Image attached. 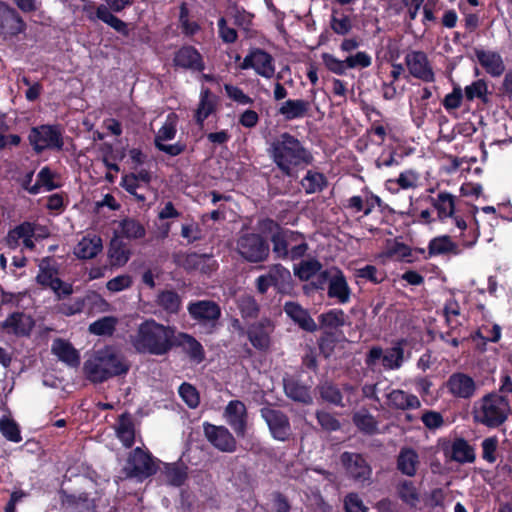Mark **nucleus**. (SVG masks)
Listing matches in <instances>:
<instances>
[{
	"label": "nucleus",
	"instance_id": "nucleus-1",
	"mask_svg": "<svg viewBox=\"0 0 512 512\" xmlns=\"http://www.w3.org/2000/svg\"><path fill=\"white\" fill-rule=\"evenodd\" d=\"M83 369L90 381L101 383L112 377L127 374L130 363L119 349L106 346L95 351L85 361Z\"/></svg>",
	"mask_w": 512,
	"mask_h": 512
},
{
	"label": "nucleus",
	"instance_id": "nucleus-2",
	"mask_svg": "<svg viewBox=\"0 0 512 512\" xmlns=\"http://www.w3.org/2000/svg\"><path fill=\"white\" fill-rule=\"evenodd\" d=\"M175 330L155 320L141 323L135 334L131 335V344L139 353L163 355L173 346Z\"/></svg>",
	"mask_w": 512,
	"mask_h": 512
},
{
	"label": "nucleus",
	"instance_id": "nucleus-3",
	"mask_svg": "<svg viewBox=\"0 0 512 512\" xmlns=\"http://www.w3.org/2000/svg\"><path fill=\"white\" fill-rule=\"evenodd\" d=\"M271 156L286 175H290L294 167L309 161V154L298 139L288 133L281 134L271 144Z\"/></svg>",
	"mask_w": 512,
	"mask_h": 512
},
{
	"label": "nucleus",
	"instance_id": "nucleus-4",
	"mask_svg": "<svg viewBox=\"0 0 512 512\" xmlns=\"http://www.w3.org/2000/svg\"><path fill=\"white\" fill-rule=\"evenodd\" d=\"M510 404L506 396L489 393L479 401V408L474 411L475 422L489 428L501 426L508 418Z\"/></svg>",
	"mask_w": 512,
	"mask_h": 512
},
{
	"label": "nucleus",
	"instance_id": "nucleus-5",
	"mask_svg": "<svg viewBox=\"0 0 512 512\" xmlns=\"http://www.w3.org/2000/svg\"><path fill=\"white\" fill-rule=\"evenodd\" d=\"M273 252L280 258H289L296 260L302 257L306 250L307 244L302 236L290 230H281L273 235Z\"/></svg>",
	"mask_w": 512,
	"mask_h": 512
},
{
	"label": "nucleus",
	"instance_id": "nucleus-6",
	"mask_svg": "<svg viewBox=\"0 0 512 512\" xmlns=\"http://www.w3.org/2000/svg\"><path fill=\"white\" fill-rule=\"evenodd\" d=\"M49 234L50 230L45 225L24 222L9 231L6 243L10 248H16L22 242L25 248L32 250L34 248V240L47 238Z\"/></svg>",
	"mask_w": 512,
	"mask_h": 512
},
{
	"label": "nucleus",
	"instance_id": "nucleus-7",
	"mask_svg": "<svg viewBox=\"0 0 512 512\" xmlns=\"http://www.w3.org/2000/svg\"><path fill=\"white\" fill-rule=\"evenodd\" d=\"M236 249L244 260L251 263L265 261L270 251L268 243L256 233L241 234L237 239Z\"/></svg>",
	"mask_w": 512,
	"mask_h": 512
},
{
	"label": "nucleus",
	"instance_id": "nucleus-8",
	"mask_svg": "<svg viewBox=\"0 0 512 512\" xmlns=\"http://www.w3.org/2000/svg\"><path fill=\"white\" fill-rule=\"evenodd\" d=\"M103 3L95 9V18L110 26L118 33L127 36L129 34L128 25L114 13H120L130 7L133 0H102Z\"/></svg>",
	"mask_w": 512,
	"mask_h": 512
},
{
	"label": "nucleus",
	"instance_id": "nucleus-9",
	"mask_svg": "<svg viewBox=\"0 0 512 512\" xmlns=\"http://www.w3.org/2000/svg\"><path fill=\"white\" fill-rule=\"evenodd\" d=\"M28 139L37 153L46 149L60 150L63 147L62 130L57 125L33 127L29 133Z\"/></svg>",
	"mask_w": 512,
	"mask_h": 512
},
{
	"label": "nucleus",
	"instance_id": "nucleus-10",
	"mask_svg": "<svg viewBox=\"0 0 512 512\" xmlns=\"http://www.w3.org/2000/svg\"><path fill=\"white\" fill-rule=\"evenodd\" d=\"M322 283L326 285L327 296L338 304H346L350 300L351 290L343 273L333 267L322 271Z\"/></svg>",
	"mask_w": 512,
	"mask_h": 512
},
{
	"label": "nucleus",
	"instance_id": "nucleus-11",
	"mask_svg": "<svg viewBox=\"0 0 512 512\" xmlns=\"http://www.w3.org/2000/svg\"><path fill=\"white\" fill-rule=\"evenodd\" d=\"M37 282L49 287L58 297L68 296L72 293V286L59 278L55 263L51 259H43L39 264Z\"/></svg>",
	"mask_w": 512,
	"mask_h": 512
},
{
	"label": "nucleus",
	"instance_id": "nucleus-12",
	"mask_svg": "<svg viewBox=\"0 0 512 512\" xmlns=\"http://www.w3.org/2000/svg\"><path fill=\"white\" fill-rule=\"evenodd\" d=\"M260 415L275 440L286 441L290 438L292 429L285 413L271 406H265L261 408Z\"/></svg>",
	"mask_w": 512,
	"mask_h": 512
},
{
	"label": "nucleus",
	"instance_id": "nucleus-13",
	"mask_svg": "<svg viewBox=\"0 0 512 512\" xmlns=\"http://www.w3.org/2000/svg\"><path fill=\"white\" fill-rule=\"evenodd\" d=\"M178 116L174 112L167 115L165 122L160 127L155 136V146L165 152L168 155L176 156L179 155L183 147L178 144H165L166 141H170L175 138L177 132Z\"/></svg>",
	"mask_w": 512,
	"mask_h": 512
},
{
	"label": "nucleus",
	"instance_id": "nucleus-14",
	"mask_svg": "<svg viewBox=\"0 0 512 512\" xmlns=\"http://www.w3.org/2000/svg\"><path fill=\"white\" fill-rule=\"evenodd\" d=\"M241 69H253L261 77L270 79L275 74L273 57L261 49H253L240 64Z\"/></svg>",
	"mask_w": 512,
	"mask_h": 512
},
{
	"label": "nucleus",
	"instance_id": "nucleus-15",
	"mask_svg": "<svg viewBox=\"0 0 512 512\" xmlns=\"http://www.w3.org/2000/svg\"><path fill=\"white\" fill-rule=\"evenodd\" d=\"M341 462L348 475L356 482H369L372 469L362 455L357 453L344 452L341 455Z\"/></svg>",
	"mask_w": 512,
	"mask_h": 512
},
{
	"label": "nucleus",
	"instance_id": "nucleus-16",
	"mask_svg": "<svg viewBox=\"0 0 512 512\" xmlns=\"http://www.w3.org/2000/svg\"><path fill=\"white\" fill-rule=\"evenodd\" d=\"M25 23L19 14L11 7L0 2V35L4 38H11L25 30Z\"/></svg>",
	"mask_w": 512,
	"mask_h": 512
},
{
	"label": "nucleus",
	"instance_id": "nucleus-17",
	"mask_svg": "<svg viewBox=\"0 0 512 512\" xmlns=\"http://www.w3.org/2000/svg\"><path fill=\"white\" fill-rule=\"evenodd\" d=\"M446 387L451 395L461 399L472 398L477 390L474 379L461 372L450 375L446 382Z\"/></svg>",
	"mask_w": 512,
	"mask_h": 512
},
{
	"label": "nucleus",
	"instance_id": "nucleus-18",
	"mask_svg": "<svg viewBox=\"0 0 512 512\" xmlns=\"http://www.w3.org/2000/svg\"><path fill=\"white\" fill-rule=\"evenodd\" d=\"M126 470L129 476L148 477L155 472L156 467L148 453L136 448L128 459Z\"/></svg>",
	"mask_w": 512,
	"mask_h": 512
},
{
	"label": "nucleus",
	"instance_id": "nucleus-19",
	"mask_svg": "<svg viewBox=\"0 0 512 512\" xmlns=\"http://www.w3.org/2000/svg\"><path fill=\"white\" fill-rule=\"evenodd\" d=\"M188 311L192 318L210 326H214L221 315L220 307L215 302L208 300L190 303Z\"/></svg>",
	"mask_w": 512,
	"mask_h": 512
},
{
	"label": "nucleus",
	"instance_id": "nucleus-20",
	"mask_svg": "<svg viewBox=\"0 0 512 512\" xmlns=\"http://www.w3.org/2000/svg\"><path fill=\"white\" fill-rule=\"evenodd\" d=\"M224 417L238 436L243 437L245 435L247 410L243 402L239 400L230 401L225 408Z\"/></svg>",
	"mask_w": 512,
	"mask_h": 512
},
{
	"label": "nucleus",
	"instance_id": "nucleus-21",
	"mask_svg": "<svg viewBox=\"0 0 512 512\" xmlns=\"http://www.w3.org/2000/svg\"><path fill=\"white\" fill-rule=\"evenodd\" d=\"M406 65L412 76L426 82L434 81V73L425 53L417 51L406 55Z\"/></svg>",
	"mask_w": 512,
	"mask_h": 512
},
{
	"label": "nucleus",
	"instance_id": "nucleus-22",
	"mask_svg": "<svg viewBox=\"0 0 512 512\" xmlns=\"http://www.w3.org/2000/svg\"><path fill=\"white\" fill-rule=\"evenodd\" d=\"M205 435L214 447L223 452H233L236 449L235 438L223 426L207 425Z\"/></svg>",
	"mask_w": 512,
	"mask_h": 512
},
{
	"label": "nucleus",
	"instance_id": "nucleus-23",
	"mask_svg": "<svg viewBox=\"0 0 512 512\" xmlns=\"http://www.w3.org/2000/svg\"><path fill=\"white\" fill-rule=\"evenodd\" d=\"M0 327L6 333L15 336H28L34 327V320L24 313L15 312L0 323Z\"/></svg>",
	"mask_w": 512,
	"mask_h": 512
},
{
	"label": "nucleus",
	"instance_id": "nucleus-24",
	"mask_svg": "<svg viewBox=\"0 0 512 512\" xmlns=\"http://www.w3.org/2000/svg\"><path fill=\"white\" fill-rule=\"evenodd\" d=\"M420 465V456L415 449L408 446H404L400 449L396 457V468L401 474L410 478L414 477Z\"/></svg>",
	"mask_w": 512,
	"mask_h": 512
},
{
	"label": "nucleus",
	"instance_id": "nucleus-25",
	"mask_svg": "<svg viewBox=\"0 0 512 512\" xmlns=\"http://www.w3.org/2000/svg\"><path fill=\"white\" fill-rule=\"evenodd\" d=\"M102 249L101 237L96 234H87L77 242L73 253L78 259L87 260L95 258Z\"/></svg>",
	"mask_w": 512,
	"mask_h": 512
},
{
	"label": "nucleus",
	"instance_id": "nucleus-26",
	"mask_svg": "<svg viewBox=\"0 0 512 512\" xmlns=\"http://www.w3.org/2000/svg\"><path fill=\"white\" fill-rule=\"evenodd\" d=\"M273 329L274 326L268 319H263L253 324L248 331L251 344L259 350L267 349L270 345V334Z\"/></svg>",
	"mask_w": 512,
	"mask_h": 512
},
{
	"label": "nucleus",
	"instance_id": "nucleus-27",
	"mask_svg": "<svg viewBox=\"0 0 512 512\" xmlns=\"http://www.w3.org/2000/svg\"><path fill=\"white\" fill-rule=\"evenodd\" d=\"M174 65L184 69L201 71L204 63L200 53L192 46H184L179 49L173 59Z\"/></svg>",
	"mask_w": 512,
	"mask_h": 512
},
{
	"label": "nucleus",
	"instance_id": "nucleus-28",
	"mask_svg": "<svg viewBox=\"0 0 512 512\" xmlns=\"http://www.w3.org/2000/svg\"><path fill=\"white\" fill-rule=\"evenodd\" d=\"M51 351L59 361L71 367H77L80 364V354L73 345L64 339H55L51 346Z\"/></svg>",
	"mask_w": 512,
	"mask_h": 512
},
{
	"label": "nucleus",
	"instance_id": "nucleus-29",
	"mask_svg": "<svg viewBox=\"0 0 512 512\" xmlns=\"http://www.w3.org/2000/svg\"><path fill=\"white\" fill-rule=\"evenodd\" d=\"M311 110V103L304 99H289L281 103L278 113L285 120L300 119L308 115Z\"/></svg>",
	"mask_w": 512,
	"mask_h": 512
},
{
	"label": "nucleus",
	"instance_id": "nucleus-30",
	"mask_svg": "<svg viewBox=\"0 0 512 512\" xmlns=\"http://www.w3.org/2000/svg\"><path fill=\"white\" fill-rule=\"evenodd\" d=\"M284 311L287 316L297 323L302 329L306 331H313L316 329V323L314 320L298 303L286 302L284 305Z\"/></svg>",
	"mask_w": 512,
	"mask_h": 512
},
{
	"label": "nucleus",
	"instance_id": "nucleus-31",
	"mask_svg": "<svg viewBox=\"0 0 512 512\" xmlns=\"http://www.w3.org/2000/svg\"><path fill=\"white\" fill-rule=\"evenodd\" d=\"M475 55L479 63L486 69L489 74L493 76H499L504 72V63L501 56L497 52L475 50Z\"/></svg>",
	"mask_w": 512,
	"mask_h": 512
},
{
	"label": "nucleus",
	"instance_id": "nucleus-32",
	"mask_svg": "<svg viewBox=\"0 0 512 512\" xmlns=\"http://www.w3.org/2000/svg\"><path fill=\"white\" fill-rule=\"evenodd\" d=\"M388 405L393 409L409 410L417 409L421 403L417 396L408 394L403 390H393L388 395Z\"/></svg>",
	"mask_w": 512,
	"mask_h": 512
},
{
	"label": "nucleus",
	"instance_id": "nucleus-33",
	"mask_svg": "<svg viewBox=\"0 0 512 512\" xmlns=\"http://www.w3.org/2000/svg\"><path fill=\"white\" fill-rule=\"evenodd\" d=\"M215 107V96L210 92L209 89H202L200 93V101L195 112L196 122L199 125H202L205 119H207L214 112Z\"/></svg>",
	"mask_w": 512,
	"mask_h": 512
},
{
	"label": "nucleus",
	"instance_id": "nucleus-34",
	"mask_svg": "<svg viewBox=\"0 0 512 512\" xmlns=\"http://www.w3.org/2000/svg\"><path fill=\"white\" fill-rule=\"evenodd\" d=\"M451 459L459 463H471L475 460L474 449L463 438H457L451 445Z\"/></svg>",
	"mask_w": 512,
	"mask_h": 512
},
{
	"label": "nucleus",
	"instance_id": "nucleus-35",
	"mask_svg": "<svg viewBox=\"0 0 512 512\" xmlns=\"http://www.w3.org/2000/svg\"><path fill=\"white\" fill-rule=\"evenodd\" d=\"M55 174L48 168H42L37 175V182L32 186H26L31 194H38L42 190L51 191L58 187V183L54 181Z\"/></svg>",
	"mask_w": 512,
	"mask_h": 512
},
{
	"label": "nucleus",
	"instance_id": "nucleus-36",
	"mask_svg": "<svg viewBox=\"0 0 512 512\" xmlns=\"http://www.w3.org/2000/svg\"><path fill=\"white\" fill-rule=\"evenodd\" d=\"M117 437L125 447H131L134 443L135 429L130 416L121 415L115 427Z\"/></svg>",
	"mask_w": 512,
	"mask_h": 512
},
{
	"label": "nucleus",
	"instance_id": "nucleus-37",
	"mask_svg": "<svg viewBox=\"0 0 512 512\" xmlns=\"http://www.w3.org/2000/svg\"><path fill=\"white\" fill-rule=\"evenodd\" d=\"M269 277L278 291L284 292L290 289L291 273L281 265H274L268 271Z\"/></svg>",
	"mask_w": 512,
	"mask_h": 512
},
{
	"label": "nucleus",
	"instance_id": "nucleus-38",
	"mask_svg": "<svg viewBox=\"0 0 512 512\" xmlns=\"http://www.w3.org/2000/svg\"><path fill=\"white\" fill-rule=\"evenodd\" d=\"M108 258L111 266L121 267L128 262L130 258V252L123 243L117 239H114L110 243Z\"/></svg>",
	"mask_w": 512,
	"mask_h": 512
},
{
	"label": "nucleus",
	"instance_id": "nucleus-39",
	"mask_svg": "<svg viewBox=\"0 0 512 512\" xmlns=\"http://www.w3.org/2000/svg\"><path fill=\"white\" fill-rule=\"evenodd\" d=\"M320 271V264L315 259L303 260L294 266V273L302 281H308L313 277H317Z\"/></svg>",
	"mask_w": 512,
	"mask_h": 512
},
{
	"label": "nucleus",
	"instance_id": "nucleus-40",
	"mask_svg": "<svg viewBox=\"0 0 512 512\" xmlns=\"http://www.w3.org/2000/svg\"><path fill=\"white\" fill-rule=\"evenodd\" d=\"M118 323V319L113 316L103 317L89 325V332L98 336L112 335L115 327Z\"/></svg>",
	"mask_w": 512,
	"mask_h": 512
},
{
	"label": "nucleus",
	"instance_id": "nucleus-41",
	"mask_svg": "<svg viewBox=\"0 0 512 512\" xmlns=\"http://www.w3.org/2000/svg\"><path fill=\"white\" fill-rule=\"evenodd\" d=\"M287 396L295 401L309 403L312 400L310 390L295 381H288L284 385Z\"/></svg>",
	"mask_w": 512,
	"mask_h": 512
},
{
	"label": "nucleus",
	"instance_id": "nucleus-42",
	"mask_svg": "<svg viewBox=\"0 0 512 512\" xmlns=\"http://www.w3.org/2000/svg\"><path fill=\"white\" fill-rule=\"evenodd\" d=\"M116 232L121 236L135 239L145 235L144 227L133 219H125L119 222Z\"/></svg>",
	"mask_w": 512,
	"mask_h": 512
},
{
	"label": "nucleus",
	"instance_id": "nucleus-43",
	"mask_svg": "<svg viewBox=\"0 0 512 512\" xmlns=\"http://www.w3.org/2000/svg\"><path fill=\"white\" fill-rule=\"evenodd\" d=\"M397 492L400 499L409 506H416L419 502V494L413 482L404 480L397 486Z\"/></svg>",
	"mask_w": 512,
	"mask_h": 512
},
{
	"label": "nucleus",
	"instance_id": "nucleus-44",
	"mask_svg": "<svg viewBox=\"0 0 512 512\" xmlns=\"http://www.w3.org/2000/svg\"><path fill=\"white\" fill-rule=\"evenodd\" d=\"M433 204L440 218L451 217L454 213V197L449 193L438 194Z\"/></svg>",
	"mask_w": 512,
	"mask_h": 512
},
{
	"label": "nucleus",
	"instance_id": "nucleus-45",
	"mask_svg": "<svg viewBox=\"0 0 512 512\" xmlns=\"http://www.w3.org/2000/svg\"><path fill=\"white\" fill-rule=\"evenodd\" d=\"M187 477L186 468L179 465H167L164 471L165 481L173 486H180Z\"/></svg>",
	"mask_w": 512,
	"mask_h": 512
},
{
	"label": "nucleus",
	"instance_id": "nucleus-46",
	"mask_svg": "<svg viewBox=\"0 0 512 512\" xmlns=\"http://www.w3.org/2000/svg\"><path fill=\"white\" fill-rule=\"evenodd\" d=\"M456 248L455 244L451 241L449 236H441L434 238L429 244V254L439 255L446 254L454 251Z\"/></svg>",
	"mask_w": 512,
	"mask_h": 512
},
{
	"label": "nucleus",
	"instance_id": "nucleus-47",
	"mask_svg": "<svg viewBox=\"0 0 512 512\" xmlns=\"http://www.w3.org/2000/svg\"><path fill=\"white\" fill-rule=\"evenodd\" d=\"M0 431L6 439L12 442L18 443L22 440L18 425L9 417L4 416L0 419Z\"/></svg>",
	"mask_w": 512,
	"mask_h": 512
},
{
	"label": "nucleus",
	"instance_id": "nucleus-48",
	"mask_svg": "<svg viewBox=\"0 0 512 512\" xmlns=\"http://www.w3.org/2000/svg\"><path fill=\"white\" fill-rule=\"evenodd\" d=\"M158 304L169 313H176L180 307L179 296L172 291H164L158 296Z\"/></svg>",
	"mask_w": 512,
	"mask_h": 512
},
{
	"label": "nucleus",
	"instance_id": "nucleus-49",
	"mask_svg": "<svg viewBox=\"0 0 512 512\" xmlns=\"http://www.w3.org/2000/svg\"><path fill=\"white\" fill-rule=\"evenodd\" d=\"M180 343L187 349L191 357L197 361H201L203 359V348L192 336L188 334H181Z\"/></svg>",
	"mask_w": 512,
	"mask_h": 512
},
{
	"label": "nucleus",
	"instance_id": "nucleus-50",
	"mask_svg": "<svg viewBox=\"0 0 512 512\" xmlns=\"http://www.w3.org/2000/svg\"><path fill=\"white\" fill-rule=\"evenodd\" d=\"M345 323V314L341 309H332L322 314V327L338 328Z\"/></svg>",
	"mask_w": 512,
	"mask_h": 512
},
{
	"label": "nucleus",
	"instance_id": "nucleus-51",
	"mask_svg": "<svg viewBox=\"0 0 512 512\" xmlns=\"http://www.w3.org/2000/svg\"><path fill=\"white\" fill-rule=\"evenodd\" d=\"M383 365L389 369H396L401 366L403 360V349L400 346L393 347L382 357Z\"/></svg>",
	"mask_w": 512,
	"mask_h": 512
},
{
	"label": "nucleus",
	"instance_id": "nucleus-52",
	"mask_svg": "<svg viewBox=\"0 0 512 512\" xmlns=\"http://www.w3.org/2000/svg\"><path fill=\"white\" fill-rule=\"evenodd\" d=\"M354 423L360 430L369 434L374 433L377 429V423L374 417L368 413L355 414Z\"/></svg>",
	"mask_w": 512,
	"mask_h": 512
},
{
	"label": "nucleus",
	"instance_id": "nucleus-53",
	"mask_svg": "<svg viewBox=\"0 0 512 512\" xmlns=\"http://www.w3.org/2000/svg\"><path fill=\"white\" fill-rule=\"evenodd\" d=\"M486 93L487 85L483 80H477L465 88V96L470 101L474 98H480L484 102H487Z\"/></svg>",
	"mask_w": 512,
	"mask_h": 512
},
{
	"label": "nucleus",
	"instance_id": "nucleus-54",
	"mask_svg": "<svg viewBox=\"0 0 512 512\" xmlns=\"http://www.w3.org/2000/svg\"><path fill=\"white\" fill-rule=\"evenodd\" d=\"M179 395L190 408H195L198 406L199 394L192 385L183 383L179 387Z\"/></svg>",
	"mask_w": 512,
	"mask_h": 512
},
{
	"label": "nucleus",
	"instance_id": "nucleus-55",
	"mask_svg": "<svg viewBox=\"0 0 512 512\" xmlns=\"http://www.w3.org/2000/svg\"><path fill=\"white\" fill-rule=\"evenodd\" d=\"M227 96L233 101L237 102L241 105L252 104L253 100L248 95H246L242 89L237 86H233L230 84H225L224 86Z\"/></svg>",
	"mask_w": 512,
	"mask_h": 512
},
{
	"label": "nucleus",
	"instance_id": "nucleus-56",
	"mask_svg": "<svg viewBox=\"0 0 512 512\" xmlns=\"http://www.w3.org/2000/svg\"><path fill=\"white\" fill-rule=\"evenodd\" d=\"M179 21L182 32L188 36L194 35L200 29V26L196 22L189 20L188 11L184 5L181 6Z\"/></svg>",
	"mask_w": 512,
	"mask_h": 512
},
{
	"label": "nucleus",
	"instance_id": "nucleus-57",
	"mask_svg": "<svg viewBox=\"0 0 512 512\" xmlns=\"http://www.w3.org/2000/svg\"><path fill=\"white\" fill-rule=\"evenodd\" d=\"M131 285V277L124 274L109 280L106 284V287L110 292L116 293L128 289Z\"/></svg>",
	"mask_w": 512,
	"mask_h": 512
},
{
	"label": "nucleus",
	"instance_id": "nucleus-58",
	"mask_svg": "<svg viewBox=\"0 0 512 512\" xmlns=\"http://www.w3.org/2000/svg\"><path fill=\"white\" fill-rule=\"evenodd\" d=\"M238 308L245 317H252L258 308L255 300L249 295H243L238 299Z\"/></svg>",
	"mask_w": 512,
	"mask_h": 512
},
{
	"label": "nucleus",
	"instance_id": "nucleus-59",
	"mask_svg": "<svg viewBox=\"0 0 512 512\" xmlns=\"http://www.w3.org/2000/svg\"><path fill=\"white\" fill-rule=\"evenodd\" d=\"M347 68H366L371 65V57L365 52H358L346 58Z\"/></svg>",
	"mask_w": 512,
	"mask_h": 512
},
{
	"label": "nucleus",
	"instance_id": "nucleus-60",
	"mask_svg": "<svg viewBox=\"0 0 512 512\" xmlns=\"http://www.w3.org/2000/svg\"><path fill=\"white\" fill-rule=\"evenodd\" d=\"M322 59L324 61V64L330 71H332L336 74H339V75H342L345 73V71L347 69L346 59L343 61L338 60L328 54H323Z\"/></svg>",
	"mask_w": 512,
	"mask_h": 512
},
{
	"label": "nucleus",
	"instance_id": "nucleus-61",
	"mask_svg": "<svg viewBox=\"0 0 512 512\" xmlns=\"http://www.w3.org/2000/svg\"><path fill=\"white\" fill-rule=\"evenodd\" d=\"M346 512H367L362 500L357 494L351 493L346 496L344 501Z\"/></svg>",
	"mask_w": 512,
	"mask_h": 512
},
{
	"label": "nucleus",
	"instance_id": "nucleus-62",
	"mask_svg": "<svg viewBox=\"0 0 512 512\" xmlns=\"http://www.w3.org/2000/svg\"><path fill=\"white\" fill-rule=\"evenodd\" d=\"M141 183L137 181V178L131 175H126L122 179L123 188L134 195L139 201H144L145 197L137 193V189L141 187Z\"/></svg>",
	"mask_w": 512,
	"mask_h": 512
},
{
	"label": "nucleus",
	"instance_id": "nucleus-63",
	"mask_svg": "<svg viewBox=\"0 0 512 512\" xmlns=\"http://www.w3.org/2000/svg\"><path fill=\"white\" fill-rule=\"evenodd\" d=\"M359 278L367 279L373 283H380L383 280V275L379 274L377 268L372 265H367L357 270Z\"/></svg>",
	"mask_w": 512,
	"mask_h": 512
},
{
	"label": "nucleus",
	"instance_id": "nucleus-64",
	"mask_svg": "<svg viewBox=\"0 0 512 512\" xmlns=\"http://www.w3.org/2000/svg\"><path fill=\"white\" fill-rule=\"evenodd\" d=\"M422 422L429 429L439 428L443 424V417L435 411H426L422 417Z\"/></svg>",
	"mask_w": 512,
	"mask_h": 512
}]
</instances>
